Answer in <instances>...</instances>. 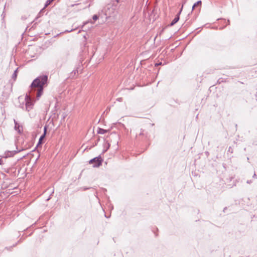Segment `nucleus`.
<instances>
[{
    "instance_id": "nucleus-4",
    "label": "nucleus",
    "mask_w": 257,
    "mask_h": 257,
    "mask_svg": "<svg viewBox=\"0 0 257 257\" xmlns=\"http://www.w3.org/2000/svg\"><path fill=\"white\" fill-rule=\"evenodd\" d=\"M46 132H47V127L45 126L44 134L40 137V138L39 139V142H38V145H37L38 146L39 145H40L42 144V140L45 137V136H46Z\"/></svg>"
},
{
    "instance_id": "nucleus-7",
    "label": "nucleus",
    "mask_w": 257,
    "mask_h": 257,
    "mask_svg": "<svg viewBox=\"0 0 257 257\" xmlns=\"http://www.w3.org/2000/svg\"><path fill=\"white\" fill-rule=\"evenodd\" d=\"M201 5V1H199L198 2H197L196 3H195L194 4V5L192 7V10H194L195 7L197 6H199V5Z\"/></svg>"
},
{
    "instance_id": "nucleus-14",
    "label": "nucleus",
    "mask_w": 257,
    "mask_h": 257,
    "mask_svg": "<svg viewBox=\"0 0 257 257\" xmlns=\"http://www.w3.org/2000/svg\"><path fill=\"white\" fill-rule=\"evenodd\" d=\"M87 22H85V23L84 24V25H85V24H87Z\"/></svg>"
},
{
    "instance_id": "nucleus-3",
    "label": "nucleus",
    "mask_w": 257,
    "mask_h": 257,
    "mask_svg": "<svg viewBox=\"0 0 257 257\" xmlns=\"http://www.w3.org/2000/svg\"><path fill=\"white\" fill-rule=\"evenodd\" d=\"M183 8V6L182 7V8L181 10L179 11V12L178 13V14L176 16L175 18L174 19V20L172 21L171 23L170 24V26H173L174 24H175L179 20V15L181 14L182 12V10Z\"/></svg>"
},
{
    "instance_id": "nucleus-11",
    "label": "nucleus",
    "mask_w": 257,
    "mask_h": 257,
    "mask_svg": "<svg viewBox=\"0 0 257 257\" xmlns=\"http://www.w3.org/2000/svg\"><path fill=\"white\" fill-rule=\"evenodd\" d=\"M229 23H230L229 20H228V21H227V24H228V25H229Z\"/></svg>"
},
{
    "instance_id": "nucleus-2",
    "label": "nucleus",
    "mask_w": 257,
    "mask_h": 257,
    "mask_svg": "<svg viewBox=\"0 0 257 257\" xmlns=\"http://www.w3.org/2000/svg\"><path fill=\"white\" fill-rule=\"evenodd\" d=\"M89 163L93 164L94 167H98L101 165L102 159L101 157H96L90 160Z\"/></svg>"
},
{
    "instance_id": "nucleus-13",
    "label": "nucleus",
    "mask_w": 257,
    "mask_h": 257,
    "mask_svg": "<svg viewBox=\"0 0 257 257\" xmlns=\"http://www.w3.org/2000/svg\"><path fill=\"white\" fill-rule=\"evenodd\" d=\"M116 1L117 3L119 2V0H116Z\"/></svg>"
},
{
    "instance_id": "nucleus-1",
    "label": "nucleus",
    "mask_w": 257,
    "mask_h": 257,
    "mask_svg": "<svg viewBox=\"0 0 257 257\" xmlns=\"http://www.w3.org/2000/svg\"><path fill=\"white\" fill-rule=\"evenodd\" d=\"M48 77L43 75L36 78L32 82L31 87L32 88H38L37 97L40 98L43 93V86L47 83Z\"/></svg>"
},
{
    "instance_id": "nucleus-5",
    "label": "nucleus",
    "mask_w": 257,
    "mask_h": 257,
    "mask_svg": "<svg viewBox=\"0 0 257 257\" xmlns=\"http://www.w3.org/2000/svg\"><path fill=\"white\" fill-rule=\"evenodd\" d=\"M27 101L26 102L27 107H29V106H31L32 105L31 103V99L27 96Z\"/></svg>"
},
{
    "instance_id": "nucleus-9",
    "label": "nucleus",
    "mask_w": 257,
    "mask_h": 257,
    "mask_svg": "<svg viewBox=\"0 0 257 257\" xmlns=\"http://www.w3.org/2000/svg\"><path fill=\"white\" fill-rule=\"evenodd\" d=\"M92 18L93 20L96 21L98 19V17H97V15H94Z\"/></svg>"
},
{
    "instance_id": "nucleus-12",
    "label": "nucleus",
    "mask_w": 257,
    "mask_h": 257,
    "mask_svg": "<svg viewBox=\"0 0 257 257\" xmlns=\"http://www.w3.org/2000/svg\"><path fill=\"white\" fill-rule=\"evenodd\" d=\"M160 64H161V63H160V64H156V65H160Z\"/></svg>"
},
{
    "instance_id": "nucleus-8",
    "label": "nucleus",
    "mask_w": 257,
    "mask_h": 257,
    "mask_svg": "<svg viewBox=\"0 0 257 257\" xmlns=\"http://www.w3.org/2000/svg\"><path fill=\"white\" fill-rule=\"evenodd\" d=\"M53 1V0H48L45 5V7L44 8V9H45V8H46L47 7H48L50 4Z\"/></svg>"
},
{
    "instance_id": "nucleus-6",
    "label": "nucleus",
    "mask_w": 257,
    "mask_h": 257,
    "mask_svg": "<svg viewBox=\"0 0 257 257\" xmlns=\"http://www.w3.org/2000/svg\"><path fill=\"white\" fill-rule=\"evenodd\" d=\"M107 132V130H104L103 128H99L98 131V133L99 134H104Z\"/></svg>"
},
{
    "instance_id": "nucleus-10",
    "label": "nucleus",
    "mask_w": 257,
    "mask_h": 257,
    "mask_svg": "<svg viewBox=\"0 0 257 257\" xmlns=\"http://www.w3.org/2000/svg\"><path fill=\"white\" fill-rule=\"evenodd\" d=\"M75 30V29H72V30H68L67 31V32H70L73 31V30Z\"/></svg>"
}]
</instances>
